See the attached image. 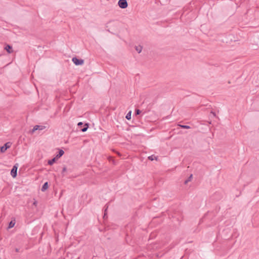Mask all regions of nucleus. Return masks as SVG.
<instances>
[{"label":"nucleus","mask_w":259,"mask_h":259,"mask_svg":"<svg viewBox=\"0 0 259 259\" xmlns=\"http://www.w3.org/2000/svg\"><path fill=\"white\" fill-rule=\"evenodd\" d=\"M78 127L80 128V131L85 132L89 128V123L83 124L82 122H79L77 123Z\"/></svg>","instance_id":"obj_1"},{"label":"nucleus","mask_w":259,"mask_h":259,"mask_svg":"<svg viewBox=\"0 0 259 259\" xmlns=\"http://www.w3.org/2000/svg\"><path fill=\"white\" fill-rule=\"evenodd\" d=\"M12 145V143L10 142H7L3 146L0 147V151L1 153H4Z\"/></svg>","instance_id":"obj_2"},{"label":"nucleus","mask_w":259,"mask_h":259,"mask_svg":"<svg viewBox=\"0 0 259 259\" xmlns=\"http://www.w3.org/2000/svg\"><path fill=\"white\" fill-rule=\"evenodd\" d=\"M72 61L75 65H81L84 63V60L81 59H78L76 57H73Z\"/></svg>","instance_id":"obj_3"},{"label":"nucleus","mask_w":259,"mask_h":259,"mask_svg":"<svg viewBox=\"0 0 259 259\" xmlns=\"http://www.w3.org/2000/svg\"><path fill=\"white\" fill-rule=\"evenodd\" d=\"M17 169L18 166L17 164H16L13 166V168L11 170V175L13 178H15L17 176Z\"/></svg>","instance_id":"obj_4"},{"label":"nucleus","mask_w":259,"mask_h":259,"mask_svg":"<svg viewBox=\"0 0 259 259\" xmlns=\"http://www.w3.org/2000/svg\"><path fill=\"white\" fill-rule=\"evenodd\" d=\"M46 127L44 125H36L33 127V129L31 131V133L32 134L37 130L42 131Z\"/></svg>","instance_id":"obj_5"},{"label":"nucleus","mask_w":259,"mask_h":259,"mask_svg":"<svg viewBox=\"0 0 259 259\" xmlns=\"http://www.w3.org/2000/svg\"><path fill=\"white\" fill-rule=\"evenodd\" d=\"M127 1H118V5L121 9L127 8L128 4Z\"/></svg>","instance_id":"obj_6"},{"label":"nucleus","mask_w":259,"mask_h":259,"mask_svg":"<svg viewBox=\"0 0 259 259\" xmlns=\"http://www.w3.org/2000/svg\"><path fill=\"white\" fill-rule=\"evenodd\" d=\"M5 50L9 53H12L13 52L12 47L10 45H6L5 47Z\"/></svg>","instance_id":"obj_7"},{"label":"nucleus","mask_w":259,"mask_h":259,"mask_svg":"<svg viewBox=\"0 0 259 259\" xmlns=\"http://www.w3.org/2000/svg\"><path fill=\"white\" fill-rule=\"evenodd\" d=\"M64 154V151L62 149H59L57 154L56 155V158L58 159L60 158Z\"/></svg>","instance_id":"obj_8"},{"label":"nucleus","mask_w":259,"mask_h":259,"mask_svg":"<svg viewBox=\"0 0 259 259\" xmlns=\"http://www.w3.org/2000/svg\"><path fill=\"white\" fill-rule=\"evenodd\" d=\"M48 187H49L48 183L47 182H45L43 184V185L42 186V187L41 188V191L45 192V191H46L48 189Z\"/></svg>","instance_id":"obj_9"},{"label":"nucleus","mask_w":259,"mask_h":259,"mask_svg":"<svg viewBox=\"0 0 259 259\" xmlns=\"http://www.w3.org/2000/svg\"><path fill=\"white\" fill-rule=\"evenodd\" d=\"M15 224V220H11L9 223L8 229L12 228Z\"/></svg>","instance_id":"obj_10"},{"label":"nucleus","mask_w":259,"mask_h":259,"mask_svg":"<svg viewBox=\"0 0 259 259\" xmlns=\"http://www.w3.org/2000/svg\"><path fill=\"white\" fill-rule=\"evenodd\" d=\"M56 159H57L56 157L49 160L48 162V163L50 165H53L56 161Z\"/></svg>","instance_id":"obj_11"},{"label":"nucleus","mask_w":259,"mask_h":259,"mask_svg":"<svg viewBox=\"0 0 259 259\" xmlns=\"http://www.w3.org/2000/svg\"><path fill=\"white\" fill-rule=\"evenodd\" d=\"M143 47L141 46H136L135 49L138 53H140L142 50Z\"/></svg>","instance_id":"obj_12"},{"label":"nucleus","mask_w":259,"mask_h":259,"mask_svg":"<svg viewBox=\"0 0 259 259\" xmlns=\"http://www.w3.org/2000/svg\"><path fill=\"white\" fill-rule=\"evenodd\" d=\"M131 114H132V111H129L127 113V114L125 116V118H126V119L130 120L131 119Z\"/></svg>","instance_id":"obj_13"},{"label":"nucleus","mask_w":259,"mask_h":259,"mask_svg":"<svg viewBox=\"0 0 259 259\" xmlns=\"http://www.w3.org/2000/svg\"><path fill=\"white\" fill-rule=\"evenodd\" d=\"M179 126L184 129H189L191 128L190 126L187 125L179 124Z\"/></svg>","instance_id":"obj_14"},{"label":"nucleus","mask_w":259,"mask_h":259,"mask_svg":"<svg viewBox=\"0 0 259 259\" xmlns=\"http://www.w3.org/2000/svg\"><path fill=\"white\" fill-rule=\"evenodd\" d=\"M192 177H193V175L191 174L189 177V178L185 181L184 182V184H187L189 182L191 181V179L192 178Z\"/></svg>","instance_id":"obj_15"},{"label":"nucleus","mask_w":259,"mask_h":259,"mask_svg":"<svg viewBox=\"0 0 259 259\" xmlns=\"http://www.w3.org/2000/svg\"><path fill=\"white\" fill-rule=\"evenodd\" d=\"M108 207V205H107V204L104 206V217H103L104 218H105V215L107 214V210Z\"/></svg>","instance_id":"obj_16"},{"label":"nucleus","mask_w":259,"mask_h":259,"mask_svg":"<svg viewBox=\"0 0 259 259\" xmlns=\"http://www.w3.org/2000/svg\"><path fill=\"white\" fill-rule=\"evenodd\" d=\"M154 159H156V157H155L154 155H151L150 156L148 157V159L151 160V161H152Z\"/></svg>","instance_id":"obj_17"},{"label":"nucleus","mask_w":259,"mask_h":259,"mask_svg":"<svg viewBox=\"0 0 259 259\" xmlns=\"http://www.w3.org/2000/svg\"><path fill=\"white\" fill-rule=\"evenodd\" d=\"M141 113V111L140 109H136L135 110V114L136 115H139Z\"/></svg>","instance_id":"obj_18"},{"label":"nucleus","mask_w":259,"mask_h":259,"mask_svg":"<svg viewBox=\"0 0 259 259\" xmlns=\"http://www.w3.org/2000/svg\"><path fill=\"white\" fill-rule=\"evenodd\" d=\"M67 170V168L65 166H64L63 169H62V176L64 177L65 176V174H64V172L65 171H66Z\"/></svg>","instance_id":"obj_19"},{"label":"nucleus","mask_w":259,"mask_h":259,"mask_svg":"<svg viewBox=\"0 0 259 259\" xmlns=\"http://www.w3.org/2000/svg\"><path fill=\"white\" fill-rule=\"evenodd\" d=\"M15 251H16V252H19V248H15Z\"/></svg>","instance_id":"obj_20"},{"label":"nucleus","mask_w":259,"mask_h":259,"mask_svg":"<svg viewBox=\"0 0 259 259\" xmlns=\"http://www.w3.org/2000/svg\"><path fill=\"white\" fill-rule=\"evenodd\" d=\"M211 113L214 116H215V113L214 112L211 111Z\"/></svg>","instance_id":"obj_21"},{"label":"nucleus","mask_w":259,"mask_h":259,"mask_svg":"<svg viewBox=\"0 0 259 259\" xmlns=\"http://www.w3.org/2000/svg\"><path fill=\"white\" fill-rule=\"evenodd\" d=\"M110 23V21H109V22H108V23L107 24V25H108V24H109Z\"/></svg>","instance_id":"obj_22"},{"label":"nucleus","mask_w":259,"mask_h":259,"mask_svg":"<svg viewBox=\"0 0 259 259\" xmlns=\"http://www.w3.org/2000/svg\"><path fill=\"white\" fill-rule=\"evenodd\" d=\"M110 23V21H109V22H108V23L107 24V25H108V24H109Z\"/></svg>","instance_id":"obj_23"},{"label":"nucleus","mask_w":259,"mask_h":259,"mask_svg":"<svg viewBox=\"0 0 259 259\" xmlns=\"http://www.w3.org/2000/svg\"><path fill=\"white\" fill-rule=\"evenodd\" d=\"M110 23V21H109V22H108V23L107 24V25H108V24H109Z\"/></svg>","instance_id":"obj_24"}]
</instances>
